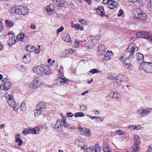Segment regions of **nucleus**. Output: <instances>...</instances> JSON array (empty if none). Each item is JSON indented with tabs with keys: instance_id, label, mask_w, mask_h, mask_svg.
<instances>
[{
	"instance_id": "9",
	"label": "nucleus",
	"mask_w": 152,
	"mask_h": 152,
	"mask_svg": "<svg viewBox=\"0 0 152 152\" xmlns=\"http://www.w3.org/2000/svg\"><path fill=\"white\" fill-rule=\"evenodd\" d=\"M39 127L37 126L34 128H25L23 131V133H36L39 132Z\"/></svg>"
},
{
	"instance_id": "40",
	"label": "nucleus",
	"mask_w": 152,
	"mask_h": 152,
	"mask_svg": "<svg viewBox=\"0 0 152 152\" xmlns=\"http://www.w3.org/2000/svg\"><path fill=\"white\" fill-rule=\"evenodd\" d=\"M25 37L24 36V34H19L17 36V39L19 41H22Z\"/></svg>"
},
{
	"instance_id": "38",
	"label": "nucleus",
	"mask_w": 152,
	"mask_h": 152,
	"mask_svg": "<svg viewBox=\"0 0 152 152\" xmlns=\"http://www.w3.org/2000/svg\"><path fill=\"white\" fill-rule=\"evenodd\" d=\"M75 143L78 145L80 146L83 143V140L81 139H78L75 140Z\"/></svg>"
},
{
	"instance_id": "64",
	"label": "nucleus",
	"mask_w": 152,
	"mask_h": 152,
	"mask_svg": "<svg viewBox=\"0 0 152 152\" xmlns=\"http://www.w3.org/2000/svg\"><path fill=\"white\" fill-rule=\"evenodd\" d=\"M146 39H148L149 41L152 42V37L150 35V34H149V35H148V37Z\"/></svg>"
},
{
	"instance_id": "37",
	"label": "nucleus",
	"mask_w": 152,
	"mask_h": 152,
	"mask_svg": "<svg viewBox=\"0 0 152 152\" xmlns=\"http://www.w3.org/2000/svg\"><path fill=\"white\" fill-rule=\"evenodd\" d=\"M82 149H84L85 152H92L93 151V146H90L89 148H85L84 147L81 148Z\"/></svg>"
},
{
	"instance_id": "22",
	"label": "nucleus",
	"mask_w": 152,
	"mask_h": 152,
	"mask_svg": "<svg viewBox=\"0 0 152 152\" xmlns=\"http://www.w3.org/2000/svg\"><path fill=\"white\" fill-rule=\"evenodd\" d=\"M27 54V55H24L23 58V62L25 63H28L31 60V57L28 54Z\"/></svg>"
},
{
	"instance_id": "44",
	"label": "nucleus",
	"mask_w": 152,
	"mask_h": 152,
	"mask_svg": "<svg viewBox=\"0 0 152 152\" xmlns=\"http://www.w3.org/2000/svg\"><path fill=\"white\" fill-rule=\"evenodd\" d=\"M149 33L148 32L142 31L141 35H142V38L145 39L147 38L148 37V35H149Z\"/></svg>"
},
{
	"instance_id": "28",
	"label": "nucleus",
	"mask_w": 152,
	"mask_h": 152,
	"mask_svg": "<svg viewBox=\"0 0 152 152\" xmlns=\"http://www.w3.org/2000/svg\"><path fill=\"white\" fill-rule=\"evenodd\" d=\"M100 72L101 73L102 72L100 70L96 69H91L90 71L88 72V74L89 75H91L92 74H95L97 73Z\"/></svg>"
},
{
	"instance_id": "7",
	"label": "nucleus",
	"mask_w": 152,
	"mask_h": 152,
	"mask_svg": "<svg viewBox=\"0 0 152 152\" xmlns=\"http://www.w3.org/2000/svg\"><path fill=\"white\" fill-rule=\"evenodd\" d=\"M41 85L39 77H36L30 85V87L32 90H35L39 88Z\"/></svg>"
},
{
	"instance_id": "49",
	"label": "nucleus",
	"mask_w": 152,
	"mask_h": 152,
	"mask_svg": "<svg viewBox=\"0 0 152 152\" xmlns=\"http://www.w3.org/2000/svg\"><path fill=\"white\" fill-rule=\"evenodd\" d=\"M15 141L16 142H18V145L19 146H20L23 142L22 140L20 139V138L16 139Z\"/></svg>"
},
{
	"instance_id": "63",
	"label": "nucleus",
	"mask_w": 152,
	"mask_h": 152,
	"mask_svg": "<svg viewBox=\"0 0 152 152\" xmlns=\"http://www.w3.org/2000/svg\"><path fill=\"white\" fill-rule=\"evenodd\" d=\"M134 129L139 130L141 128H142V127L140 126L139 125H135L134 126Z\"/></svg>"
},
{
	"instance_id": "27",
	"label": "nucleus",
	"mask_w": 152,
	"mask_h": 152,
	"mask_svg": "<svg viewBox=\"0 0 152 152\" xmlns=\"http://www.w3.org/2000/svg\"><path fill=\"white\" fill-rule=\"evenodd\" d=\"M72 27L75 28L76 30H83V27L79 24L77 23L72 25Z\"/></svg>"
},
{
	"instance_id": "11",
	"label": "nucleus",
	"mask_w": 152,
	"mask_h": 152,
	"mask_svg": "<svg viewBox=\"0 0 152 152\" xmlns=\"http://www.w3.org/2000/svg\"><path fill=\"white\" fill-rule=\"evenodd\" d=\"M11 86L10 82L8 81L6 83H3L0 85V88L2 90L7 91L9 90Z\"/></svg>"
},
{
	"instance_id": "10",
	"label": "nucleus",
	"mask_w": 152,
	"mask_h": 152,
	"mask_svg": "<svg viewBox=\"0 0 152 152\" xmlns=\"http://www.w3.org/2000/svg\"><path fill=\"white\" fill-rule=\"evenodd\" d=\"M18 15H24L27 14L28 11V10L26 7L23 6H19L18 8Z\"/></svg>"
},
{
	"instance_id": "21",
	"label": "nucleus",
	"mask_w": 152,
	"mask_h": 152,
	"mask_svg": "<svg viewBox=\"0 0 152 152\" xmlns=\"http://www.w3.org/2000/svg\"><path fill=\"white\" fill-rule=\"evenodd\" d=\"M78 130L80 132H84V133H89L91 132L90 129L85 127H81V126H78Z\"/></svg>"
},
{
	"instance_id": "16",
	"label": "nucleus",
	"mask_w": 152,
	"mask_h": 152,
	"mask_svg": "<svg viewBox=\"0 0 152 152\" xmlns=\"http://www.w3.org/2000/svg\"><path fill=\"white\" fill-rule=\"evenodd\" d=\"M45 103L44 102H39L37 105L36 108L40 110H42L43 111L45 110Z\"/></svg>"
},
{
	"instance_id": "12",
	"label": "nucleus",
	"mask_w": 152,
	"mask_h": 152,
	"mask_svg": "<svg viewBox=\"0 0 152 152\" xmlns=\"http://www.w3.org/2000/svg\"><path fill=\"white\" fill-rule=\"evenodd\" d=\"M8 35L9 39L7 41L8 44L10 45H14L16 42L14 35L11 33H9Z\"/></svg>"
},
{
	"instance_id": "43",
	"label": "nucleus",
	"mask_w": 152,
	"mask_h": 152,
	"mask_svg": "<svg viewBox=\"0 0 152 152\" xmlns=\"http://www.w3.org/2000/svg\"><path fill=\"white\" fill-rule=\"evenodd\" d=\"M74 116L76 117H83L84 116V114L83 112H79L75 113Z\"/></svg>"
},
{
	"instance_id": "52",
	"label": "nucleus",
	"mask_w": 152,
	"mask_h": 152,
	"mask_svg": "<svg viewBox=\"0 0 152 152\" xmlns=\"http://www.w3.org/2000/svg\"><path fill=\"white\" fill-rule=\"evenodd\" d=\"M87 109V107L84 105H81L80 107V110L82 111L86 110Z\"/></svg>"
},
{
	"instance_id": "50",
	"label": "nucleus",
	"mask_w": 152,
	"mask_h": 152,
	"mask_svg": "<svg viewBox=\"0 0 152 152\" xmlns=\"http://www.w3.org/2000/svg\"><path fill=\"white\" fill-rule=\"evenodd\" d=\"M103 150L104 152H110V150L108 147L105 146L103 147Z\"/></svg>"
},
{
	"instance_id": "26",
	"label": "nucleus",
	"mask_w": 152,
	"mask_h": 152,
	"mask_svg": "<svg viewBox=\"0 0 152 152\" xmlns=\"http://www.w3.org/2000/svg\"><path fill=\"white\" fill-rule=\"evenodd\" d=\"M140 145V144H139L134 143L132 147V152H138Z\"/></svg>"
},
{
	"instance_id": "17",
	"label": "nucleus",
	"mask_w": 152,
	"mask_h": 152,
	"mask_svg": "<svg viewBox=\"0 0 152 152\" xmlns=\"http://www.w3.org/2000/svg\"><path fill=\"white\" fill-rule=\"evenodd\" d=\"M104 57L101 58L100 61L103 62L104 61H107L109 60L111 57V55L110 54V51H107L105 54Z\"/></svg>"
},
{
	"instance_id": "56",
	"label": "nucleus",
	"mask_w": 152,
	"mask_h": 152,
	"mask_svg": "<svg viewBox=\"0 0 152 152\" xmlns=\"http://www.w3.org/2000/svg\"><path fill=\"white\" fill-rule=\"evenodd\" d=\"M113 92H112L110 93L108 96H107V98L108 100H109V97H110L111 98H113Z\"/></svg>"
},
{
	"instance_id": "6",
	"label": "nucleus",
	"mask_w": 152,
	"mask_h": 152,
	"mask_svg": "<svg viewBox=\"0 0 152 152\" xmlns=\"http://www.w3.org/2000/svg\"><path fill=\"white\" fill-rule=\"evenodd\" d=\"M63 75L61 72H59L58 74L59 77H57L54 80V84L58 86H61L64 83H66L69 80L66 78H64Z\"/></svg>"
},
{
	"instance_id": "35",
	"label": "nucleus",
	"mask_w": 152,
	"mask_h": 152,
	"mask_svg": "<svg viewBox=\"0 0 152 152\" xmlns=\"http://www.w3.org/2000/svg\"><path fill=\"white\" fill-rule=\"evenodd\" d=\"M125 64V67L127 69L130 70H132L133 69V66L131 65L130 63H126Z\"/></svg>"
},
{
	"instance_id": "33",
	"label": "nucleus",
	"mask_w": 152,
	"mask_h": 152,
	"mask_svg": "<svg viewBox=\"0 0 152 152\" xmlns=\"http://www.w3.org/2000/svg\"><path fill=\"white\" fill-rule=\"evenodd\" d=\"M54 10V8L53 5H50L49 6H47L46 8V10L47 12H53Z\"/></svg>"
},
{
	"instance_id": "34",
	"label": "nucleus",
	"mask_w": 152,
	"mask_h": 152,
	"mask_svg": "<svg viewBox=\"0 0 152 152\" xmlns=\"http://www.w3.org/2000/svg\"><path fill=\"white\" fill-rule=\"evenodd\" d=\"M100 148L98 145H95L93 147V151L92 152H100Z\"/></svg>"
},
{
	"instance_id": "1",
	"label": "nucleus",
	"mask_w": 152,
	"mask_h": 152,
	"mask_svg": "<svg viewBox=\"0 0 152 152\" xmlns=\"http://www.w3.org/2000/svg\"><path fill=\"white\" fill-rule=\"evenodd\" d=\"M64 127L68 129L73 130L75 129V128L74 126H71L67 124V122L65 123H63V121L62 120H58L56 124L55 125L54 128L57 131H61L62 127L63 126Z\"/></svg>"
},
{
	"instance_id": "46",
	"label": "nucleus",
	"mask_w": 152,
	"mask_h": 152,
	"mask_svg": "<svg viewBox=\"0 0 152 152\" xmlns=\"http://www.w3.org/2000/svg\"><path fill=\"white\" fill-rule=\"evenodd\" d=\"M115 76L114 77L113 75L110 73H109L107 76V79L110 80H115Z\"/></svg>"
},
{
	"instance_id": "62",
	"label": "nucleus",
	"mask_w": 152,
	"mask_h": 152,
	"mask_svg": "<svg viewBox=\"0 0 152 152\" xmlns=\"http://www.w3.org/2000/svg\"><path fill=\"white\" fill-rule=\"evenodd\" d=\"M135 125H132L129 126L128 127V128L129 129H134Z\"/></svg>"
},
{
	"instance_id": "23",
	"label": "nucleus",
	"mask_w": 152,
	"mask_h": 152,
	"mask_svg": "<svg viewBox=\"0 0 152 152\" xmlns=\"http://www.w3.org/2000/svg\"><path fill=\"white\" fill-rule=\"evenodd\" d=\"M100 38V36L98 35L95 36L93 38L91 39L92 43L95 45L98 42Z\"/></svg>"
},
{
	"instance_id": "4",
	"label": "nucleus",
	"mask_w": 152,
	"mask_h": 152,
	"mask_svg": "<svg viewBox=\"0 0 152 152\" xmlns=\"http://www.w3.org/2000/svg\"><path fill=\"white\" fill-rule=\"evenodd\" d=\"M151 110V108H147L145 109L143 107H141L137 110L136 113L138 116L140 118L147 116Z\"/></svg>"
},
{
	"instance_id": "29",
	"label": "nucleus",
	"mask_w": 152,
	"mask_h": 152,
	"mask_svg": "<svg viewBox=\"0 0 152 152\" xmlns=\"http://www.w3.org/2000/svg\"><path fill=\"white\" fill-rule=\"evenodd\" d=\"M96 12L98 14L101 16H103V14L104 13V9L101 7H99L97 9Z\"/></svg>"
},
{
	"instance_id": "32",
	"label": "nucleus",
	"mask_w": 152,
	"mask_h": 152,
	"mask_svg": "<svg viewBox=\"0 0 152 152\" xmlns=\"http://www.w3.org/2000/svg\"><path fill=\"white\" fill-rule=\"evenodd\" d=\"M5 23L7 26L10 28H12L14 25V23L9 20H6Z\"/></svg>"
},
{
	"instance_id": "31",
	"label": "nucleus",
	"mask_w": 152,
	"mask_h": 152,
	"mask_svg": "<svg viewBox=\"0 0 152 152\" xmlns=\"http://www.w3.org/2000/svg\"><path fill=\"white\" fill-rule=\"evenodd\" d=\"M62 39L66 42H69L71 41V38L68 34H65L63 37Z\"/></svg>"
},
{
	"instance_id": "61",
	"label": "nucleus",
	"mask_w": 152,
	"mask_h": 152,
	"mask_svg": "<svg viewBox=\"0 0 152 152\" xmlns=\"http://www.w3.org/2000/svg\"><path fill=\"white\" fill-rule=\"evenodd\" d=\"M88 44L87 43L84 45V47L86 49H91V47L90 46H88Z\"/></svg>"
},
{
	"instance_id": "47",
	"label": "nucleus",
	"mask_w": 152,
	"mask_h": 152,
	"mask_svg": "<svg viewBox=\"0 0 152 152\" xmlns=\"http://www.w3.org/2000/svg\"><path fill=\"white\" fill-rule=\"evenodd\" d=\"M26 105L25 103L24 102H23L21 103L20 107V108L22 111H24L26 109Z\"/></svg>"
},
{
	"instance_id": "14",
	"label": "nucleus",
	"mask_w": 152,
	"mask_h": 152,
	"mask_svg": "<svg viewBox=\"0 0 152 152\" xmlns=\"http://www.w3.org/2000/svg\"><path fill=\"white\" fill-rule=\"evenodd\" d=\"M117 79H118L121 82H126L128 80V79L126 76L123 74H120L116 76Z\"/></svg>"
},
{
	"instance_id": "55",
	"label": "nucleus",
	"mask_w": 152,
	"mask_h": 152,
	"mask_svg": "<svg viewBox=\"0 0 152 152\" xmlns=\"http://www.w3.org/2000/svg\"><path fill=\"white\" fill-rule=\"evenodd\" d=\"M66 116L67 117H72L73 115V114L71 112H67Z\"/></svg>"
},
{
	"instance_id": "20",
	"label": "nucleus",
	"mask_w": 152,
	"mask_h": 152,
	"mask_svg": "<svg viewBox=\"0 0 152 152\" xmlns=\"http://www.w3.org/2000/svg\"><path fill=\"white\" fill-rule=\"evenodd\" d=\"M121 82L118 79H117L115 76V79L113 82V86L115 88L118 87L121 84Z\"/></svg>"
},
{
	"instance_id": "15",
	"label": "nucleus",
	"mask_w": 152,
	"mask_h": 152,
	"mask_svg": "<svg viewBox=\"0 0 152 152\" xmlns=\"http://www.w3.org/2000/svg\"><path fill=\"white\" fill-rule=\"evenodd\" d=\"M98 51L99 56L103 55L105 52V48L104 45H99L98 46Z\"/></svg>"
},
{
	"instance_id": "42",
	"label": "nucleus",
	"mask_w": 152,
	"mask_h": 152,
	"mask_svg": "<svg viewBox=\"0 0 152 152\" xmlns=\"http://www.w3.org/2000/svg\"><path fill=\"white\" fill-rule=\"evenodd\" d=\"M134 138L135 141V144H140V139L139 137L137 135H135L134 136Z\"/></svg>"
},
{
	"instance_id": "48",
	"label": "nucleus",
	"mask_w": 152,
	"mask_h": 152,
	"mask_svg": "<svg viewBox=\"0 0 152 152\" xmlns=\"http://www.w3.org/2000/svg\"><path fill=\"white\" fill-rule=\"evenodd\" d=\"M79 22L84 25L87 24V21L84 19H82L79 20Z\"/></svg>"
},
{
	"instance_id": "36",
	"label": "nucleus",
	"mask_w": 152,
	"mask_h": 152,
	"mask_svg": "<svg viewBox=\"0 0 152 152\" xmlns=\"http://www.w3.org/2000/svg\"><path fill=\"white\" fill-rule=\"evenodd\" d=\"M134 43H130L128 46V48L126 50V51L127 52L130 53V51L133 48H134Z\"/></svg>"
},
{
	"instance_id": "45",
	"label": "nucleus",
	"mask_w": 152,
	"mask_h": 152,
	"mask_svg": "<svg viewBox=\"0 0 152 152\" xmlns=\"http://www.w3.org/2000/svg\"><path fill=\"white\" fill-rule=\"evenodd\" d=\"M119 59L121 63L124 64H126V60L128 59V58H125V57L123 56H121L119 57Z\"/></svg>"
},
{
	"instance_id": "59",
	"label": "nucleus",
	"mask_w": 152,
	"mask_h": 152,
	"mask_svg": "<svg viewBox=\"0 0 152 152\" xmlns=\"http://www.w3.org/2000/svg\"><path fill=\"white\" fill-rule=\"evenodd\" d=\"M124 13V11L123 10H120L119 11V13L118 14V17H121L122 16L123 13Z\"/></svg>"
},
{
	"instance_id": "58",
	"label": "nucleus",
	"mask_w": 152,
	"mask_h": 152,
	"mask_svg": "<svg viewBox=\"0 0 152 152\" xmlns=\"http://www.w3.org/2000/svg\"><path fill=\"white\" fill-rule=\"evenodd\" d=\"M87 44H88V46H91V49L93 47L95 46V45L93 43H92L91 41H89L87 43Z\"/></svg>"
},
{
	"instance_id": "24",
	"label": "nucleus",
	"mask_w": 152,
	"mask_h": 152,
	"mask_svg": "<svg viewBox=\"0 0 152 152\" xmlns=\"http://www.w3.org/2000/svg\"><path fill=\"white\" fill-rule=\"evenodd\" d=\"M25 50L29 52H32L35 49V47L31 45L26 46L25 48Z\"/></svg>"
},
{
	"instance_id": "57",
	"label": "nucleus",
	"mask_w": 152,
	"mask_h": 152,
	"mask_svg": "<svg viewBox=\"0 0 152 152\" xmlns=\"http://www.w3.org/2000/svg\"><path fill=\"white\" fill-rule=\"evenodd\" d=\"M64 29V28L61 26L60 28H58L56 31V33L58 34L59 33L61 32Z\"/></svg>"
},
{
	"instance_id": "8",
	"label": "nucleus",
	"mask_w": 152,
	"mask_h": 152,
	"mask_svg": "<svg viewBox=\"0 0 152 152\" xmlns=\"http://www.w3.org/2000/svg\"><path fill=\"white\" fill-rule=\"evenodd\" d=\"M40 66V71L41 74V75H49L50 74L51 70L48 66L43 65H41Z\"/></svg>"
},
{
	"instance_id": "3",
	"label": "nucleus",
	"mask_w": 152,
	"mask_h": 152,
	"mask_svg": "<svg viewBox=\"0 0 152 152\" xmlns=\"http://www.w3.org/2000/svg\"><path fill=\"white\" fill-rule=\"evenodd\" d=\"M139 68L147 73H152V63L151 62L144 61L141 63Z\"/></svg>"
},
{
	"instance_id": "30",
	"label": "nucleus",
	"mask_w": 152,
	"mask_h": 152,
	"mask_svg": "<svg viewBox=\"0 0 152 152\" xmlns=\"http://www.w3.org/2000/svg\"><path fill=\"white\" fill-rule=\"evenodd\" d=\"M40 66H37L34 67L33 69V71L35 73H36L39 75H41V72H40Z\"/></svg>"
},
{
	"instance_id": "19",
	"label": "nucleus",
	"mask_w": 152,
	"mask_h": 152,
	"mask_svg": "<svg viewBox=\"0 0 152 152\" xmlns=\"http://www.w3.org/2000/svg\"><path fill=\"white\" fill-rule=\"evenodd\" d=\"M136 56L137 57V59L138 61L137 62H139V61H141L142 63L145 61H144V56L140 53H138L136 54Z\"/></svg>"
},
{
	"instance_id": "18",
	"label": "nucleus",
	"mask_w": 152,
	"mask_h": 152,
	"mask_svg": "<svg viewBox=\"0 0 152 152\" xmlns=\"http://www.w3.org/2000/svg\"><path fill=\"white\" fill-rule=\"evenodd\" d=\"M138 50V48L137 46H134V48L131 50L130 51V53L131 54L130 55L129 57L128 58V59H132L134 57V55L133 53L135 51H137Z\"/></svg>"
},
{
	"instance_id": "25",
	"label": "nucleus",
	"mask_w": 152,
	"mask_h": 152,
	"mask_svg": "<svg viewBox=\"0 0 152 152\" xmlns=\"http://www.w3.org/2000/svg\"><path fill=\"white\" fill-rule=\"evenodd\" d=\"M34 115L37 117L41 114H45L42 110H40L37 108H36V109L34 110Z\"/></svg>"
},
{
	"instance_id": "2",
	"label": "nucleus",
	"mask_w": 152,
	"mask_h": 152,
	"mask_svg": "<svg viewBox=\"0 0 152 152\" xmlns=\"http://www.w3.org/2000/svg\"><path fill=\"white\" fill-rule=\"evenodd\" d=\"M134 13L135 18L141 20H145L147 19L146 14L141 9H137Z\"/></svg>"
},
{
	"instance_id": "5",
	"label": "nucleus",
	"mask_w": 152,
	"mask_h": 152,
	"mask_svg": "<svg viewBox=\"0 0 152 152\" xmlns=\"http://www.w3.org/2000/svg\"><path fill=\"white\" fill-rule=\"evenodd\" d=\"M5 96L7 98V100L8 104L11 107L14 108V110H17L18 108L17 107L16 104L15 100L13 99V95L12 94H9L7 93L5 94Z\"/></svg>"
},
{
	"instance_id": "53",
	"label": "nucleus",
	"mask_w": 152,
	"mask_h": 152,
	"mask_svg": "<svg viewBox=\"0 0 152 152\" xmlns=\"http://www.w3.org/2000/svg\"><path fill=\"white\" fill-rule=\"evenodd\" d=\"M57 1L58 2L59 6L61 7H63L64 6V4L63 3V2L60 0H57Z\"/></svg>"
},
{
	"instance_id": "54",
	"label": "nucleus",
	"mask_w": 152,
	"mask_h": 152,
	"mask_svg": "<svg viewBox=\"0 0 152 152\" xmlns=\"http://www.w3.org/2000/svg\"><path fill=\"white\" fill-rule=\"evenodd\" d=\"M142 33V32H138L136 34L137 37L138 38H142V35H141Z\"/></svg>"
},
{
	"instance_id": "51",
	"label": "nucleus",
	"mask_w": 152,
	"mask_h": 152,
	"mask_svg": "<svg viewBox=\"0 0 152 152\" xmlns=\"http://www.w3.org/2000/svg\"><path fill=\"white\" fill-rule=\"evenodd\" d=\"M119 94L117 92H114L113 93V98L118 99L119 98Z\"/></svg>"
},
{
	"instance_id": "60",
	"label": "nucleus",
	"mask_w": 152,
	"mask_h": 152,
	"mask_svg": "<svg viewBox=\"0 0 152 152\" xmlns=\"http://www.w3.org/2000/svg\"><path fill=\"white\" fill-rule=\"evenodd\" d=\"M147 152H152V145H150L149 146L148 148Z\"/></svg>"
},
{
	"instance_id": "41",
	"label": "nucleus",
	"mask_w": 152,
	"mask_h": 152,
	"mask_svg": "<svg viewBox=\"0 0 152 152\" xmlns=\"http://www.w3.org/2000/svg\"><path fill=\"white\" fill-rule=\"evenodd\" d=\"M147 6L149 11H152V0H150L147 4Z\"/></svg>"
},
{
	"instance_id": "13",
	"label": "nucleus",
	"mask_w": 152,
	"mask_h": 152,
	"mask_svg": "<svg viewBox=\"0 0 152 152\" xmlns=\"http://www.w3.org/2000/svg\"><path fill=\"white\" fill-rule=\"evenodd\" d=\"M113 2L109 4L108 7L110 9L113 10L115 8H117L119 7V5L118 4L117 2L119 0H110Z\"/></svg>"
},
{
	"instance_id": "39",
	"label": "nucleus",
	"mask_w": 152,
	"mask_h": 152,
	"mask_svg": "<svg viewBox=\"0 0 152 152\" xmlns=\"http://www.w3.org/2000/svg\"><path fill=\"white\" fill-rule=\"evenodd\" d=\"M10 12V13L11 14L16 13L18 14L17 12H18V8L15 7H13L11 9Z\"/></svg>"
}]
</instances>
